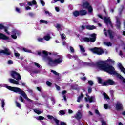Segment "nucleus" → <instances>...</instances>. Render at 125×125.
<instances>
[{"mask_svg":"<svg viewBox=\"0 0 125 125\" xmlns=\"http://www.w3.org/2000/svg\"><path fill=\"white\" fill-rule=\"evenodd\" d=\"M108 62L109 63H114L115 62L112 60V59L108 58L107 60L100 61L96 63L92 62L91 66H95L97 68L99 69V70H102V71H104V72H106V73L110 74V75H115L125 83V79L124 77L116 71L114 67L108 64Z\"/></svg>","mask_w":125,"mask_h":125,"instance_id":"1","label":"nucleus"},{"mask_svg":"<svg viewBox=\"0 0 125 125\" xmlns=\"http://www.w3.org/2000/svg\"><path fill=\"white\" fill-rule=\"evenodd\" d=\"M43 54L45 57L44 60L45 61H48V64L50 66H57L59 64L62 63L63 61V57L60 55H55V59L53 60L52 58L48 57V53L46 51H42L38 52V55H42Z\"/></svg>","mask_w":125,"mask_h":125,"instance_id":"2","label":"nucleus"},{"mask_svg":"<svg viewBox=\"0 0 125 125\" xmlns=\"http://www.w3.org/2000/svg\"><path fill=\"white\" fill-rule=\"evenodd\" d=\"M0 87H6L9 90L14 91V92H16V93H19V94H20L21 95L22 97L24 98L25 99H27V101H29V102H33V101L32 100L28 98V96H27V94H26V93H25V92H24V91H23L22 89L18 87L7 86V85L5 84H0Z\"/></svg>","mask_w":125,"mask_h":125,"instance_id":"3","label":"nucleus"},{"mask_svg":"<svg viewBox=\"0 0 125 125\" xmlns=\"http://www.w3.org/2000/svg\"><path fill=\"white\" fill-rule=\"evenodd\" d=\"M11 76L13 78L15 79H11L10 78L8 79V81L11 83H13V84H16V85H19V80H21V76H20V74L19 73L15 72V71H12L11 72Z\"/></svg>","mask_w":125,"mask_h":125,"instance_id":"4","label":"nucleus"},{"mask_svg":"<svg viewBox=\"0 0 125 125\" xmlns=\"http://www.w3.org/2000/svg\"><path fill=\"white\" fill-rule=\"evenodd\" d=\"M97 79L99 83L103 84V85H114L115 84V82L111 79H108L102 83V80H101V78L98 77Z\"/></svg>","mask_w":125,"mask_h":125,"instance_id":"5","label":"nucleus"},{"mask_svg":"<svg viewBox=\"0 0 125 125\" xmlns=\"http://www.w3.org/2000/svg\"><path fill=\"white\" fill-rule=\"evenodd\" d=\"M88 49L90 51H91V52H93L95 54H98V55H101V54L104 53L103 49L100 48L95 47L94 48H89Z\"/></svg>","mask_w":125,"mask_h":125,"instance_id":"6","label":"nucleus"},{"mask_svg":"<svg viewBox=\"0 0 125 125\" xmlns=\"http://www.w3.org/2000/svg\"><path fill=\"white\" fill-rule=\"evenodd\" d=\"M91 38H87V37H84L82 39L83 42H94L96 40V34H92L90 35Z\"/></svg>","mask_w":125,"mask_h":125,"instance_id":"7","label":"nucleus"},{"mask_svg":"<svg viewBox=\"0 0 125 125\" xmlns=\"http://www.w3.org/2000/svg\"><path fill=\"white\" fill-rule=\"evenodd\" d=\"M20 34H21L20 31L16 29H14L12 31L11 37L12 38V39L16 40V39H17V36H19Z\"/></svg>","mask_w":125,"mask_h":125,"instance_id":"8","label":"nucleus"},{"mask_svg":"<svg viewBox=\"0 0 125 125\" xmlns=\"http://www.w3.org/2000/svg\"><path fill=\"white\" fill-rule=\"evenodd\" d=\"M86 97L85 98V100L86 102H89L90 103H91V102H93L94 100H95V97L94 96H89L87 94H86Z\"/></svg>","mask_w":125,"mask_h":125,"instance_id":"9","label":"nucleus"},{"mask_svg":"<svg viewBox=\"0 0 125 125\" xmlns=\"http://www.w3.org/2000/svg\"><path fill=\"white\" fill-rule=\"evenodd\" d=\"M104 34L105 35L106 37H109L111 39L114 38V32L110 30L104 32Z\"/></svg>","mask_w":125,"mask_h":125,"instance_id":"10","label":"nucleus"},{"mask_svg":"<svg viewBox=\"0 0 125 125\" xmlns=\"http://www.w3.org/2000/svg\"><path fill=\"white\" fill-rule=\"evenodd\" d=\"M6 54V55H10L11 54V51L7 48H5L4 50H0V55L1 54Z\"/></svg>","mask_w":125,"mask_h":125,"instance_id":"11","label":"nucleus"},{"mask_svg":"<svg viewBox=\"0 0 125 125\" xmlns=\"http://www.w3.org/2000/svg\"><path fill=\"white\" fill-rule=\"evenodd\" d=\"M104 23L106 24V25H110V26H112V22H111V20L110 19V17H105L104 18Z\"/></svg>","mask_w":125,"mask_h":125,"instance_id":"12","label":"nucleus"},{"mask_svg":"<svg viewBox=\"0 0 125 125\" xmlns=\"http://www.w3.org/2000/svg\"><path fill=\"white\" fill-rule=\"evenodd\" d=\"M79 47L80 49L81 53L83 55V56H86L87 55V54H86L85 52V50L84 49V47L83 45H79Z\"/></svg>","mask_w":125,"mask_h":125,"instance_id":"13","label":"nucleus"},{"mask_svg":"<svg viewBox=\"0 0 125 125\" xmlns=\"http://www.w3.org/2000/svg\"><path fill=\"white\" fill-rule=\"evenodd\" d=\"M75 117L76 119H77V120H80V119H82V117H83V115L82 114V112L81 111V110L78 111Z\"/></svg>","mask_w":125,"mask_h":125,"instance_id":"14","label":"nucleus"},{"mask_svg":"<svg viewBox=\"0 0 125 125\" xmlns=\"http://www.w3.org/2000/svg\"><path fill=\"white\" fill-rule=\"evenodd\" d=\"M47 117L48 119H49V120H54V121L55 122V123L57 124V125L59 124V120L56 119V118H54L53 116L50 115H47Z\"/></svg>","mask_w":125,"mask_h":125,"instance_id":"15","label":"nucleus"},{"mask_svg":"<svg viewBox=\"0 0 125 125\" xmlns=\"http://www.w3.org/2000/svg\"><path fill=\"white\" fill-rule=\"evenodd\" d=\"M116 19V27L117 29H120L121 28V22L120 21V18L118 17H115Z\"/></svg>","mask_w":125,"mask_h":125,"instance_id":"16","label":"nucleus"},{"mask_svg":"<svg viewBox=\"0 0 125 125\" xmlns=\"http://www.w3.org/2000/svg\"><path fill=\"white\" fill-rule=\"evenodd\" d=\"M117 110H122L123 109V104L120 102H118L116 104Z\"/></svg>","mask_w":125,"mask_h":125,"instance_id":"17","label":"nucleus"},{"mask_svg":"<svg viewBox=\"0 0 125 125\" xmlns=\"http://www.w3.org/2000/svg\"><path fill=\"white\" fill-rule=\"evenodd\" d=\"M54 26L57 29L58 31H61L63 29V26L59 24H54Z\"/></svg>","mask_w":125,"mask_h":125,"instance_id":"18","label":"nucleus"},{"mask_svg":"<svg viewBox=\"0 0 125 125\" xmlns=\"http://www.w3.org/2000/svg\"><path fill=\"white\" fill-rule=\"evenodd\" d=\"M118 66L122 73H124L125 74V69L124 68V66H123L122 64L119 63Z\"/></svg>","mask_w":125,"mask_h":125,"instance_id":"19","label":"nucleus"},{"mask_svg":"<svg viewBox=\"0 0 125 125\" xmlns=\"http://www.w3.org/2000/svg\"><path fill=\"white\" fill-rule=\"evenodd\" d=\"M2 29H4V31L5 33L8 34V35H9V32L7 31V27L3 26L2 24H0V30H2Z\"/></svg>","mask_w":125,"mask_h":125,"instance_id":"20","label":"nucleus"},{"mask_svg":"<svg viewBox=\"0 0 125 125\" xmlns=\"http://www.w3.org/2000/svg\"><path fill=\"white\" fill-rule=\"evenodd\" d=\"M80 15L83 16V15H86L87 14V11L84 10H81L79 11Z\"/></svg>","mask_w":125,"mask_h":125,"instance_id":"21","label":"nucleus"},{"mask_svg":"<svg viewBox=\"0 0 125 125\" xmlns=\"http://www.w3.org/2000/svg\"><path fill=\"white\" fill-rule=\"evenodd\" d=\"M27 4L29 6H32V5H36V4H37V1H36V0H33L30 2H28Z\"/></svg>","mask_w":125,"mask_h":125,"instance_id":"22","label":"nucleus"},{"mask_svg":"<svg viewBox=\"0 0 125 125\" xmlns=\"http://www.w3.org/2000/svg\"><path fill=\"white\" fill-rule=\"evenodd\" d=\"M0 39H2V40H8L7 36L1 33H0Z\"/></svg>","mask_w":125,"mask_h":125,"instance_id":"23","label":"nucleus"},{"mask_svg":"<svg viewBox=\"0 0 125 125\" xmlns=\"http://www.w3.org/2000/svg\"><path fill=\"white\" fill-rule=\"evenodd\" d=\"M87 9H88V12L89 13H90V14H91V13H92V12H93V8H92V7L90 5H89Z\"/></svg>","mask_w":125,"mask_h":125,"instance_id":"24","label":"nucleus"},{"mask_svg":"<svg viewBox=\"0 0 125 125\" xmlns=\"http://www.w3.org/2000/svg\"><path fill=\"white\" fill-rule=\"evenodd\" d=\"M86 29L88 30H94L95 29V26L94 25H87L86 26Z\"/></svg>","mask_w":125,"mask_h":125,"instance_id":"25","label":"nucleus"},{"mask_svg":"<svg viewBox=\"0 0 125 125\" xmlns=\"http://www.w3.org/2000/svg\"><path fill=\"white\" fill-rule=\"evenodd\" d=\"M57 1H60L61 3H64V1H65V0H53L51 3H55L56 2H57Z\"/></svg>","mask_w":125,"mask_h":125,"instance_id":"26","label":"nucleus"},{"mask_svg":"<svg viewBox=\"0 0 125 125\" xmlns=\"http://www.w3.org/2000/svg\"><path fill=\"white\" fill-rule=\"evenodd\" d=\"M65 93H67L66 91L64 90L62 92V95H63V98L64 101H67V97L65 95Z\"/></svg>","mask_w":125,"mask_h":125,"instance_id":"27","label":"nucleus"},{"mask_svg":"<svg viewBox=\"0 0 125 125\" xmlns=\"http://www.w3.org/2000/svg\"><path fill=\"white\" fill-rule=\"evenodd\" d=\"M89 5H90L87 2H85L83 3V8L87 9L89 7Z\"/></svg>","mask_w":125,"mask_h":125,"instance_id":"28","label":"nucleus"},{"mask_svg":"<svg viewBox=\"0 0 125 125\" xmlns=\"http://www.w3.org/2000/svg\"><path fill=\"white\" fill-rule=\"evenodd\" d=\"M51 39V37H50V35L49 34H47L44 36V39L45 41H49Z\"/></svg>","mask_w":125,"mask_h":125,"instance_id":"29","label":"nucleus"},{"mask_svg":"<svg viewBox=\"0 0 125 125\" xmlns=\"http://www.w3.org/2000/svg\"><path fill=\"white\" fill-rule=\"evenodd\" d=\"M73 14L74 16H75V17H77V16H79V15H80V11H75L73 12Z\"/></svg>","mask_w":125,"mask_h":125,"instance_id":"30","label":"nucleus"},{"mask_svg":"<svg viewBox=\"0 0 125 125\" xmlns=\"http://www.w3.org/2000/svg\"><path fill=\"white\" fill-rule=\"evenodd\" d=\"M83 98V95L81 94V95L78 97L77 98V102H81V101H82Z\"/></svg>","mask_w":125,"mask_h":125,"instance_id":"31","label":"nucleus"},{"mask_svg":"<svg viewBox=\"0 0 125 125\" xmlns=\"http://www.w3.org/2000/svg\"><path fill=\"white\" fill-rule=\"evenodd\" d=\"M34 112H35V113H36L38 115H40L42 113V111H40L39 109H34Z\"/></svg>","mask_w":125,"mask_h":125,"instance_id":"32","label":"nucleus"},{"mask_svg":"<svg viewBox=\"0 0 125 125\" xmlns=\"http://www.w3.org/2000/svg\"><path fill=\"white\" fill-rule=\"evenodd\" d=\"M40 23H42V24H47V21L44 20H41L40 21Z\"/></svg>","mask_w":125,"mask_h":125,"instance_id":"33","label":"nucleus"},{"mask_svg":"<svg viewBox=\"0 0 125 125\" xmlns=\"http://www.w3.org/2000/svg\"><path fill=\"white\" fill-rule=\"evenodd\" d=\"M5 105V102H4V100H1V107L2 108H4V105Z\"/></svg>","mask_w":125,"mask_h":125,"instance_id":"34","label":"nucleus"},{"mask_svg":"<svg viewBox=\"0 0 125 125\" xmlns=\"http://www.w3.org/2000/svg\"><path fill=\"white\" fill-rule=\"evenodd\" d=\"M59 115H61V116H63V115H64L65 114V111L64 110H60L59 112Z\"/></svg>","mask_w":125,"mask_h":125,"instance_id":"35","label":"nucleus"},{"mask_svg":"<svg viewBox=\"0 0 125 125\" xmlns=\"http://www.w3.org/2000/svg\"><path fill=\"white\" fill-rule=\"evenodd\" d=\"M104 44L107 46H111V45H112V43L111 42H104Z\"/></svg>","mask_w":125,"mask_h":125,"instance_id":"36","label":"nucleus"},{"mask_svg":"<svg viewBox=\"0 0 125 125\" xmlns=\"http://www.w3.org/2000/svg\"><path fill=\"white\" fill-rule=\"evenodd\" d=\"M85 29V26L82 25L79 28V31H80V32H82L83 30H84Z\"/></svg>","mask_w":125,"mask_h":125,"instance_id":"37","label":"nucleus"},{"mask_svg":"<svg viewBox=\"0 0 125 125\" xmlns=\"http://www.w3.org/2000/svg\"><path fill=\"white\" fill-rule=\"evenodd\" d=\"M16 104L18 108H19V109H21V104L19 103L16 102Z\"/></svg>","mask_w":125,"mask_h":125,"instance_id":"38","label":"nucleus"},{"mask_svg":"<svg viewBox=\"0 0 125 125\" xmlns=\"http://www.w3.org/2000/svg\"><path fill=\"white\" fill-rule=\"evenodd\" d=\"M33 64L35 65L37 68H41V65L37 62H33Z\"/></svg>","mask_w":125,"mask_h":125,"instance_id":"39","label":"nucleus"},{"mask_svg":"<svg viewBox=\"0 0 125 125\" xmlns=\"http://www.w3.org/2000/svg\"><path fill=\"white\" fill-rule=\"evenodd\" d=\"M15 56H16L17 58H19V57H20V54L18 52H15Z\"/></svg>","mask_w":125,"mask_h":125,"instance_id":"40","label":"nucleus"},{"mask_svg":"<svg viewBox=\"0 0 125 125\" xmlns=\"http://www.w3.org/2000/svg\"><path fill=\"white\" fill-rule=\"evenodd\" d=\"M103 95L104 97V98H106V99H110V98H109V96H108L107 94L104 93Z\"/></svg>","mask_w":125,"mask_h":125,"instance_id":"41","label":"nucleus"},{"mask_svg":"<svg viewBox=\"0 0 125 125\" xmlns=\"http://www.w3.org/2000/svg\"><path fill=\"white\" fill-rule=\"evenodd\" d=\"M51 72L53 74H54V75H56V76H58V72L53 70H51Z\"/></svg>","mask_w":125,"mask_h":125,"instance_id":"42","label":"nucleus"},{"mask_svg":"<svg viewBox=\"0 0 125 125\" xmlns=\"http://www.w3.org/2000/svg\"><path fill=\"white\" fill-rule=\"evenodd\" d=\"M16 11L18 12V13H21V12H22V11L18 7H16Z\"/></svg>","mask_w":125,"mask_h":125,"instance_id":"43","label":"nucleus"},{"mask_svg":"<svg viewBox=\"0 0 125 125\" xmlns=\"http://www.w3.org/2000/svg\"><path fill=\"white\" fill-rule=\"evenodd\" d=\"M23 51H24V52H29V53H31V50H28V49L26 48H24L23 49Z\"/></svg>","mask_w":125,"mask_h":125,"instance_id":"44","label":"nucleus"},{"mask_svg":"<svg viewBox=\"0 0 125 125\" xmlns=\"http://www.w3.org/2000/svg\"><path fill=\"white\" fill-rule=\"evenodd\" d=\"M36 119L37 120H43V119H44V117H43V116H39V117H37Z\"/></svg>","mask_w":125,"mask_h":125,"instance_id":"45","label":"nucleus"},{"mask_svg":"<svg viewBox=\"0 0 125 125\" xmlns=\"http://www.w3.org/2000/svg\"><path fill=\"white\" fill-rule=\"evenodd\" d=\"M59 125H66L67 123L63 122H61L59 124H59H57Z\"/></svg>","mask_w":125,"mask_h":125,"instance_id":"46","label":"nucleus"},{"mask_svg":"<svg viewBox=\"0 0 125 125\" xmlns=\"http://www.w3.org/2000/svg\"><path fill=\"white\" fill-rule=\"evenodd\" d=\"M70 49L71 52H72V53H74V52H75V50L74 49V48L73 47L70 46Z\"/></svg>","mask_w":125,"mask_h":125,"instance_id":"47","label":"nucleus"},{"mask_svg":"<svg viewBox=\"0 0 125 125\" xmlns=\"http://www.w3.org/2000/svg\"><path fill=\"white\" fill-rule=\"evenodd\" d=\"M45 14H48L49 15V16H51V15H52L51 13H49V12L48 11H45Z\"/></svg>","mask_w":125,"mask_h":125,"instance_id":"48","label":"nucleus"},{"mask_svg":"<svg viewBox=\"0 0 125 125\" xmlns=\"http://www.w3.org/2000/svg\"><path fill=\"white\" fill-rule=\"evenodd\" d=\"M47 85H48V86H50V85H51L52 83L50 82L49 81H47L46 83Z\"/></svg>","mask_w":125,"mask_h":125,"instance_id":"49","label":"nucleus"},{"mask_svg":"<svg viewBox=\"0 0 125 125\" xmlns=\"http://www.w3.org/2000/svg\"><path fill=\"white\" fill-rule=\"evenodd\" d=\"M61 38L62 39V40H64V39L66 38V35H65V34H61Z\"/></svg>","mask_w":125,"mask_h":125,"instance_id":"50","label":"nucleus"},{"mask_svg":"<svg viewBox=\"0 0 125 125\" xmlns=\"http://www.w3.org/2000/svg\"><path fill=\"white\" fill-rule=\"evenodd\" d=\"M102 125H108V124H107V122L104 121H102Z\"/></svg>","mask_w":125,"mask_h":125,"instance_id":"51","label":"nucleus"},{"mask_svg":"<svg viewBox=\"0 0 125 125\" xmlns=\"http://www.w3.org/2000/svg\"><path fill=\"white\" fill-rule=\"evenodd\" d=\"M19 100H20V101H21V102H24V99H23V98L21 96H20L19 97Z\"/></svg>","mask_w":125,"mask_h":125,"instance_id":"52","label":"nucleus"},{"mask_svg":"<svg viewBox=\"0 0 125 125\" xmlns=\"http://www.w3.org/2000/svg\"><path fill=\"white\" fill-rule=\"evenodd\" d=\"M8 64H9V65H12V64H13V62L11 60H9L8 62Z\"/></svg>","mask_w":125,"mask_h":125,"instance_id":"53","label":"nucleus"},{"mask_svg":"<svg viewBox=\"0 0 125 125\" xmlns=\"http://www.w3.org/2000/svg\"><path fill=\"white\" fill-rule=\"evenodd\" d=\"M88 83L89 85H93V82H92V81H89Z\"/></svg>","mask_w":125,"mask_h":125,"instance_id":"54","label":"nucleus"},{"mask_svg":"<svg viewBox=\"0 0 125 125\" xmlns=\"http://www.w3.org/2000/svg\"><path fill=\"white\" fill-rule=\"evenodd\" d=\"M38 42H42L43 41V38H38Z\"/></svg>","mask_w":125,"mask_h":125,"instance_id":"55","label":"nucleus"},{"mask_svg":"<svg viewBox=\"0 0 125 125\" xmlns=\"http://www.w3.org/2000/svg\"><path fill=\"white\" fill-rule=\"evenodd\" d=\"M104 108H105V109H108L109 108V106H108V104H104Z\"/></svg>","mask_w":125,"mask_h":125,"instance_id":"56","label":"nucleus"},{"mask_svg":"<svg viewBox=\"0 0 125 125\" xmlns=\"http://www.w3.org/2000/svg\"><path fill=\"white\" fill-rule=\"evenodd\" d=\"M40 2L41 4H42L43 6H44V4H45V3H44V2L42 0H40Z\"/></svg>","mask_w":125,"mask_h":125,"instance_id":"57","label":"nucleus"},{"mask_svg":"<svg viewBox=\"0 0 125 125\" xmlns=\"http://www.w3.org/2000/svg\"><path fill=\"white\" fill-rule=\"evenodd\" d=\"M26 10H31V7L30 6L25 7Z\"/></svg>","mask_w":125,"mask_h":125,"instance_id":"58","label":"nucleus"},{"mask_svg":"<svg viewBox=\"0 0 125 125\" xmlns=\"http://www.w3.org/2000/svg\"><path fill=\"white\" fill-rule=\"evenodd\" d=\"M91 91H92L91 87H89L88 88V93H91Z\"/></svg>","mask_w":125,"mask_h":125,"instance_id":"59","label":"nucleus"},{"mask_svg":"<svg viewBox=\"0 0 125 125\" xmlns=\"http://www.w3.org/2000/svg\"><path fill=\"white\" fill-rule=\"evenodd\" d=\"M68 113L69 114H73V110L71 109H68Z\"/></svg>","mask_w":125,"mask_h":125,"instance_id":"60","label":"nucleus"},{"mask_svg":"<svg viewBox=\"0 0 125 125\" xmlns=\"http://www.w3.org/2000/svg\"><path fill=\"white\" fill-rule=\"evenodd\" d=\"M67 57L71 59V58H72V55H71L70 54H68L67 55Z\"/></svg>","mask_w":125,"mask_h":125,"instance_id":"61","label":"nucleus"},{"mask_svg":"<svg viewBox=\"0 0 125 125\" xmlns=\"http://www.w3.org/2000/svg\"><path fill=\"white\" fill-rule=\"evenodd\" d=\"M55 10H56L57 12H59V8H58V7H55Z\"/></svg>","mask_w":125,"mask_h":125,"instance_id":"62","label":"nucleus"},{"mask_svg":"<svg viewBox=\"0 0 125 125\" xmlns=\"http://www.w3.org/2000/svg\"><path fill=\"white\" fill-rule=\"evenodd\" d=\"M56 88L57 89V90H60V87L59 86L56 85Z\"/></svg>","mask_w":125,"mask_h":125,"instance_id":"63","label":"nucleus"},{"mask_svg":"<svg viewBox=\"0 0 125 125\" xmlns=\"http://www.w3.org/2000/svg\"><path fill=\"white\" fill-rule=\"evenodd\" d=\"M19 5L21 6H25V3H20Z\"/></svg>","mask_w":125,"mask_h":125,"instance_id":"64","label":"nucleus"}]
</instances>
